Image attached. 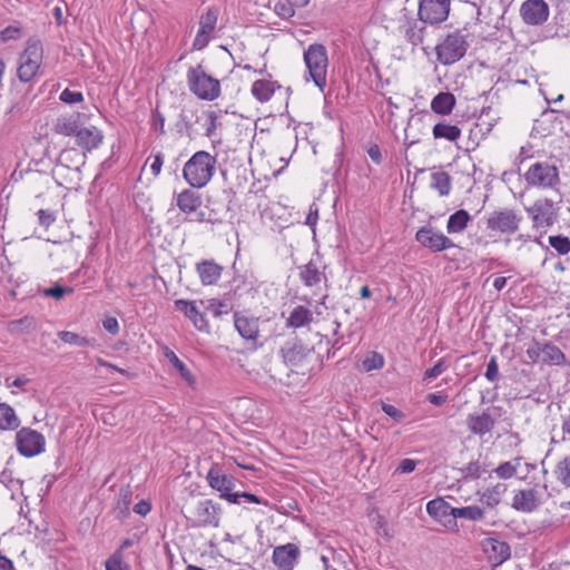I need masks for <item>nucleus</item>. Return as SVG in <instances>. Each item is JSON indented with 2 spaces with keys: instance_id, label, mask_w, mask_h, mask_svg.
Instances as JSON below:
<instances>
[{
  "instance_id": "f257e3e1",
  "label": "nucleus",
  "mask_w": 570,
  "mask_h": 570,
  "mask_svg": "<svg viewBox=\"0 0 570 570\" xmlns=\"http://www.w3.org/2000/svg\"><path fill=\"white\" fill-rule=\"evenodd\" d=\"M216 165V156L205 150H198L185 163L183 178L191 188H204L213 179Z\"/></svg>"
},
{
  "instance_id": "f03ea898",
  "label": "nucleus",
  "mask_w": 570,
  "mask_h": 570,
  "mask_svg": "<svg viewBox=\"0 0 570 570\" xmlns=\"http://www.w3.org/2000/svg\"><path fill=\"white\" fill-rule=\"evenodd\" d=\"M43 61V47L40 40L29 39L18 60V78L22 82L32 81L39 73Z\"/></svg>"
},
{
  "instance_id": "7ed1b4c3",
  "label": "nucleus",
  "mask_w": 570,
  "mask_h": 570,
  "mask_svg": "<svg viewBox=\"0 0 570 570\" xmlns=\"http://www.w3.org/2000/svg\"><path fill=\"white\" fill-rule=\"evenodd\" d=\"M304 62L315 86L324 91L327 85L328 57L321 43H312L304 51Z\"/></svg>"
},
{
  "instance_id": "20e7f679",
  "label": "nucleus",
  "mask_w": 570,
  "mask_h": 570,
  "mask_svg": "<svg viewBox=\"0 0 570 570\" xmlns=\"http://www.w3.org/2000/svg\"><path fill=\"white\" fill-rule=\"evenodd\" d=\"M189 90L199 99L213 101L220 95V83L207 75L202 66L190 68L187 72Z\"/></svg>"
},
{
  "instance_id": "39448f33",
  "label": "nucleus",
  "mask_w": 570,
  "mask_h": 570,
  "mask_svg": "<svg viewBox=\"0 0 570 570\" xmlns=\"http://www.w3.org/2000/svg\"><path fill=\"white\" fill-rule=\"evenodd\" d=\"M222 509L213 500H198L190 509L187 520L193 528H218Z\"/></svg>"
},
{
  "instance_id": "423d86ee",
  "label": "nucleus",
  "mask_w": 570,
  "mask_h": 570,
  "mask_svg": "<svg viewBox=\"0 0 570 570\" xmlns=\"http://www.w3.org/2000/svg\"><path fill=\"white\" fill-rule=\"evenodd\" d=\"M522 216L514 209L503 208L492 212L487 218L488 229L503 235H512L519 230Z\"/></svg>"
},
{
  "instance_id": "0eeeda50",
  "label": "nucleus",
  "mask_w": 570,
  "mask_h": 570,
  "mask_svg": "<svg viewBox=\"0 0 570 570\" xmlns=\"http://www.w3.org/2000/svg\"><path fill=\"white\" fill-rule=\"evenodd\" d=\"M438 60L442 65H452L459 61L466 51L464 36L460 32H453L445 37L435 48Z\"/></svg>"
},
{
  "instance_id": "6e6552de",
  "label": "nucleus",
  "mask_w": 570,
  "mask_h": 570,
  "mask_svg": "<svg viewBox=\"0 0 570 570\" xmlns=\"http://www.w3.org/2000/svg\"><path fill=\"white\" fill-rule=\"evenodd\" d=\"M175 203L180 213L186 215L185 222H205V212L199 210L202 207V197L194 188H185L175 195Z\"/></svg>"
},
{
  "instance_id": "1a4fd4ad",
  "label": "nucleus",
  "mask_w": 570,
  "mask_h": 570,
  "mask_svg": "<svg viewBox=\"0 0 570 570\" xmlns=\"http://www.w3.org/2000/svg\"><path fill=\"white\" fill-rule=\"evenodd\" d=\"M208 485L220 493V498L229 503L239 504L238 492H233L235 480L232 475L223 472L218 464H214L207 472Z\"/></svg>"
},
{
  "instance_id": "9d476101",
  "label": "nucleus",
  "mask_w": 570,
  "mask_h": 570,
  "mask_svg": "<svg viewBox=\"0 0 570 570\" xmlns=\"http://www.w3.org/2000/svg\"><path fill=\"white\" fill-rule=\"evenodd\" d=\"M524 178L531 186L552 188L559 183V171L548 163H535L527 170Z\"/></svg>"
},
{
  "instance_id": "9b49d317",
  "label": "nucleus",
  "mask_w": 570,
  "mask_h": 570,
  "mask_svg": "<svg viewBox=\"0 0 570 570\" xmlns=\"http://www.w3.org/2000/svg\"><path fill=\"white\" fill-rule=\"evenodd\" d=\"M450 4V0H419L417 16L429 24L442 23L449 17Z\"/></svg>"
},
{
  "instance_id": "f8f14e48",
  "label": "nucleus",
  "mask_w": 570,
  "mask_h": 570,
  "mask_svg": "<svg viewBox=\"0 0 570 570\" xmlns=\"http://www.w3.org/2000/svg\"><path fill=\"white\" fill-rule=\"evenodd\" d=\"M18 452L27 458L38 455L45 451L46 441L41 433L23 428L16 434Z\"/></svg>"
},
{
  "instance_id": "ddd939ff",
  "label": "nucleus",
  "mask_w": 570,
  "mask_h": 570,
  "mask_svg": "<svg viewBox=\"0 0 570 570\" xmlns=\"http://www.w3.org/2000/svg\"><path fill=\"white\" fill-rule=\"evenodd\" d=\"M415 239L423 247L433 252H442L454 246L453 242L448 236L434 229L432 226L421 227L415 234Z\"/></svg>"
},
{
  "instance_id": "4468645a",
  "label": "nucleus",
  "mask_w": 570,
  "mask_h": 570,
  "mask_svg": "<svg viewBox=\"0 0 570 570\" xmlns=\"http://www.w3.org/2000/svg\"><path fill=\"white\" fill-rule=\"evenodd\" d=\"M549 14V6L544 0H525L520 7V17L528 26L543 24Z\"/></svg>"
},
{
  "instance_id": "2eb2a0df",
  "label": "nucleus",
  "mask_w": 570,
  "mask_h": 570,
  "mask_svg": "<svg viewBox=\"0 0 570 570\" xmlns=\"http://www.w3.org/2000/svg\"><path fill=\"white\" fill-rule=\"evenodd\" d=\"M301 558V549L295 543L281 544L274 548L272 560L278 570H293Z\"/></svg>"
},
{
  "instance_id": "dca6fc26",
  "label": "nucleus",
  "mask_w": 570,
  "mask_h": 570,
  "mask_svg": "<svg viewBox=\"0 0 570 570\" xmlns=\"http://www.w3.org/2000/svg\"><path fill=\"white\" fill-rule=\"evenodd\" d=\"M428 514L450 530H458V522L453 519V507L443 498H436L426 503Z\"/></svg>"
},
{
  "instance_id": "f3484780",
  "label": "nucleus",
  "mask_w": 570,
  "mask_h": 570,
  "mask_svg": "<svg viewBox=\"0 0 570 570\" xmlns=\"http://www.w3.org/2000/svg\"><path fill=\"white\" fill-rule=\"evenodd\" d=\"M481 546L488 561L493 567L501 566L511 557L510 546L498 538H487L482 541Z\"/></svg>"
},
{
  "instance_id": "a211bd4d",
  "label": "nucleus",
  "mask_w": 570,
  "mask_h": 570,
  "mask_svg": "<svg viewBox=\"0 0 570 570\" xmlns=\"http://www.w3.org/2000/svg\"><path fill=\"white\" fill-rule=\"evenodd\" d=\"M217 23V11L208 9L199 19V28L193 42V48L203 50L209 42Z\"/></svg>"
},
{
  "instance_id": "6ab92c4d",
  "label": "nucleus",
  "mask_w": 570,
  "mask_h": 570,
  "mask_svg": "<svg viewBox=\"0 0 570 570\" xmlns=\"http://www.w3.org/2000/svg\"><path fill=\"white\" fill-rule=\"evenodd\" d=\"M497 423L495 417L488 410L473 412L466 416V426L469 431L476 436L483 438L490 434Z\"/></svg>"
},
{
  "instance_id": "aec40b11",
  "label": "nucleus",
  "mask_w": 570,
  "mask_h": 570,
  "mask_svg": "<svg viewBox=\"0 0 570 570\" xmlns=\"http://www.w3.org/2000/svg\"><path fill=\"white\" fill-rule=\"evenodd\" d=\"M234 325L238 334L248 342L256 343L259 336V320L243 313L234 314Z\"/></svg>"
},
{
  "instance_id": "412c9836",
  "label": "nucleus",
  "mask_w": 570,
  "mask_h": 570,
  "mask_svg": "<svg viewBox=\"0 0 570 570\" xmlns=\"http://www.w3.org/2000/svg\"><path fill=\"white\" fill-rule=\"evenodd\" d=\"M175 306L178 311L183 312L186 317H188L193 325L200 332H208L209 325L208 322L197 306L195 301L188 299H177L175 301Z\"/></svg>"
},
{
  "instance_id": "4be33fe9",
  "label": "nucleus",
  "mask_w": 570,
  "mask_h": 570,
  "mask_svg": "<svg viewBox=\"0 0 570 570\" xmlns=\"http://www.w3.org/2000/svg\"><path fill=\"white\" fill-rule=\"evenodd\" d=\"M196 272L204 286L216 284L223 272V267L213 259H205L196 264Z\"/></svg>"
},
{
  "instance_id": "5701e85b",
  "label": "nucleus",
  "mask_w": 570,
  "mask_h": 570,
  "mask_svg": "<svg viewBox=\"0 0 570 570\" xmlns=\"http://www.w3.org/2000/svg\"><path fill=\"white\" fill-rule=\"evenodd\" d=\"M77 144L86 151L98 148L104 139L102 132L95 126L79 128L76 136Z\"/></svg>"
},
{
  "instance_id": "b1692460",
  "label": "nucleus",
  "mask_w": 570,
  "mask_h": 570,
  "mask_svg": "<svg viewBox=\"0 0 570 570\" xmlns=\"http://www.w3.org/2000/svg\"><path fill=\"white\" fill-rule=\"evenodd\" d=\"M538 505L537 491L533 489L517 491L512 500V508L525 513L534 511Z\"/></svg>"
},
{
  "instance_id": "393cba45",
  "label": "nucleus",
  "mask_w": 570,
  "mask_h": 570,
  "mask_svg": "<svg viewBox=\"0 0 570 570\" xmlns=\"http://www.w3.org/2000/svg\"><path fill=\"white\" fill-rule=\"evenodd\" d=\"M534 225L549 226L552 224V204L549 200H538L528 209Z\"/></svg>"
},
{
  "instance_id": "a878e982",
  "label": "nucleus",
  "mask_w": 570,
  "mask_h": 570,
  "mask_svg": "<svg viewBox=\"0 0 570 570\" xmlns=\"http://www.w3.org/2000/svg\"><path fill=\"white\" fill-rule=\"evenodd\" d=\"M277 88H279V86L276 81L272 79H259L253 82L250 92L259 102H267L271 100Z\"/></svg>"
},
{
  "instance_id": "bb28decb",
  "label": "nucleus",
  "mask_w": 570,
  "mask_h": 570,
  "mask_svg": "<svg viewBox=\"0 0 570 570\" xmlns=\"http://www.w3.org/2000/svg\"><path fill=\"white\" fill-rule=\"evenodd\" d=\"M79 116L78 115H65L60 116L53 126V130L58 135L62 136H77L79 130Z\"/></svg>"
},
{
  "instance_id": "cd10ccee",
  "label": "nucleus",
  "mask_w": 570,
  "mask_h": 570,
  "mask_svg": "<svg viewBox=\"0 0 570 570\" xmlns=\"http://www.w3.org/2000/svg\"><path fill=\"white\" fill-rule=\"evenodd\" d=\"M455 106V97L451 92H440L431 101V109L439 115H449Z\"/></svg>"
},
{
  "instance_id": "c85d7f7f",
  "label": "nucleus",
  "mask_w": 570,
  "mask_h": 570,
  "mask_svg": "<svg viewBox=\"0 0 570 570\" xmlns=\"http://www.w3.org/2000/svg\"><path fill=\"white\" fill-rule=\"evenodd\" d=\"M542 362L557 366H564L568 364L563 352L558 346L550 343L542 345Z\"/></svg>"
},
{
  "instance_id": "c756f323",
  "label": "nucleus",
  "mask_w": 570,
  "mask_h": 570,
  "mask_svg": "<svg viewBox=\"0 0 570 570\" xmlns=\"http://www.w3.org/2000/svg\"><path fill=\"white\" fill-rule=\"evenodd\" d=\"M165 357L168 360V362L174 366V368L179 373L181 379L189 385L195 384V377L191 374V372L188 370L186 364L179 360V357L175 354L174 351L166 347L165 350Z\"/></svg>"
},
{
  "instance_id": "7c9ffc66",
  "label": "nucleus",
  "mask_w": 570,
  "mask_h": 570,
  "mask_svg": "<svg viewBox=\"0 0 570 570\" xmlns=\"http://www.w3.org/2000/svg\"><path fill=\"white\" fill-rule=\"evenodd\" d=\"M131 491L128 488H121L119 490L114 509L117 519L125 520L128 517L129 507L131 504Z\"/></svg>"
},
{
  "instance_id": "2f4dec72",
  "label": "nucleus",
  "mask_w": 570,
  "mask_h": 570,
  "mask_svg": "<svg viewBox=\"0 0 570 570\" xmlns=\"http://www.w3.org/2000/svg\"><path fill=\"white\" fill-rule=\"evenodd\" d=\"M432 132L435 139H446L449 141H456L461 136V129L458 126L445 122L435 124Z\"/></svg>"
},
{
  "instance_id": "473e14b6",
  "label": "nucleus",
  "mask_w": 570,
  "mask_h": 570,
  "mask_svg": "<svg viewBox=\"0 0 570 570\" xmlns=\"http://www.w3.org/2000/svg\"><path fill=\"white\" fill-rule=\"evenodd\" d=\"M19 425L20 421L14 410L6 403H0V430H16Z\"/></svg>"
},
{
  "instance_id": "72a5a7b5",
  "label": "nucleus",
  "mask_w": 570,
  "mask_h": 570,
  "mask_svg": "<svg viewBox=\"0 0 570 570\" xmlns=\"http://www.w3.org/2000/svg\"><path fill=\"white\" fill-rule=\"evenodd\" d=\"M471 217L464 209L456 210L450 215L446 223V230L450 234L461 233L470 222Z\"/></svg>"
},
{
  "instance_id": "f704fd0d",
  "label": "nucleus",
  "mask_w": 570,
  "mask_h": 570,
  "mask_svg": "<svg viewBox=\"0 0 570 570\" xmlns=\"http://www.w3.org/2000/svg\"><path fill=\"white\" fill-rule=\"evenodd\" d=\"M299 276L306 286L313 287L321 284L323 274L313 262H309L301 267Z\"/></svg>"
},
{
  "instance_id": "c9c22d12",
  "label": "nucleus",
  "mask_w": 570,
  "mask_h": 570,
  "mask_svg": "<svg viewBox=\"0 0 570 570\" xmlns=\"http://www.w3.org/2000/svg\"><path fill=\"white\" fill-rule=\"evenodd\" d=\"M431 188L436 190L441 197L448 196L451 191V177L446 171L440 170L431 175Z\"/></svg>"
},
{
  "instance_id": "e433bc0d",
  "label": "nucleus",
  "mask_w": 570,
  "mask_h": 570,
  "mask_svg": "<svg viewBox=\"0 0 570 570\" xmlns=\"http://www.w3.org/2000/svg\"><path fill=\"white\" fill-rule=\"evenodd\" d=\"M312 320H313L312 312L308 308L299 305V306H296L292 311V313L287 320V325L291 327L298 328V327L309 324L312 322Z\"/></svg>"
},
{
  "instance_id": "4c0bfd02",
  "label": "nucleus",
  "mask_w": 570,
  "mask_h": 570,
  "mask_svg": "<svg viewBox=\"0 0 570 570\" xmlns=\"http://www.w3.org/2000/svg\"><path fill=\"white\" fill-rule=\"evenodd\" d=\"M453 519H466L470 521H480L484 517V510L478 505H468L462 508L453 507Z\"/></svg>"
},
{
  "instance_id": "58836bf2",
  "label": "nucleus",
  "mask_w": 570,
  "mask_h": 570,
  "mask_svg": "<svg viewBox=\"0 0 570 570\" xmlns=\"http://www.w3.org/2000/svg\"><path fill=\"white\" fill-rule=\"evenodd\" d=\"M556 480L564 488H570V454L562 458L554 466Z\"/></svg>"
},
{
  "instance_id": "ea45409f",
  "label": "nucleus",
  "mask_w": 570,
  "mask_h": 570,
  "mask_svg": "<svg viewBox=\"0 0 570 570\" xmlns=\"http://www.w3.org/2000/svg\"><path fill=\"white\" fill-rule=\"evenodd\" d=\"M521 465V458H514L512 461H507L499 464L494 469V473L499 479L508 480L517 474L519 466Z\"/></svg>"
},
{
  "instance_id": "a19ab883",
  "label": "nucleus",
  "mask_w": 570,
  "mask_h": 570,
  "mask_svg": "<svg viewBox=\"0 0 570 570\" xmlns=\"http://www.w3.org/2000/svg\"><path fill=\"white\" fill-rule=\"evenodd\" d=\"M505 492V487L503 484H497L491 489H487L482 495L481 501L484 502L488 507H494L499 504L502 494Z\"/></svg>"
},
{
  "instance_id": "79ce46f5",
  "label": "nucleus",
  "mask_w": 570,
  "mask_h": 570,
  "mask_svg": "<svg viewBox=\"0 0 570 570\" xmlns=\"http://www.w3.org/2000/svg\"><path fill=\"white\" fill-rule=\"evenodd\" d=\"M58 337L68 345L71 346H89L91 345V342L89 338L85 336H80L77 333L69 332V331H60L57 333Z\"/></svg>"
},
{
  "instance_id": "37998d69",
  "label": "nucleus",
  "mask_w": 570,
  "mask_h": 570,
  "mask_svg": "<svg viewBox=\"0 0 570 570\" xmlns=\"http://www.w3.org/2000/svg\"><path fill=\"white\" fill-rule=\"evenodd\" d=\"M549 245L559 255H567L570 253V239L566 236H561V235L550 236Z\"/></svg>"
},
{
  "instance_id": "c03bdc74",
  "label": "nucleus",
  "mask_w": 570,
  "mask_h": 570,
  "mask_svg": "<svg viewBox=\"0 0 570 570\" xmlns=\"http://www.w3.org/2000/svg\"><path fill=\"white\" fill-rule=\"evenodd\" d=\"M218 118L219 116L216 111L210 110L206 114V120L204 124L206 137L213 138L216 136V130L220 126Z\"/></svg>"
},
{
  "instance_id": "a18cd8bd",
  "label": "nucleus",
  "mask_w": 570,
  "mask_h": 570,
  "mask_svg": "<svg viewBox=\"0 0 570 570\" xmlns=\"http://www.w3.org/2000/svg\"><path fill=\"white\" fill-rule=\"evenodd\" d=\"M362 366L366 372L380 370L384 366V357L380 353L373 352L363 361Z\"/></svg>"
},
{
  "instance_id": "49530a36",
  "label": "nucleus",
  "mask_w": 570,
  "mask_h": 570,
  "mask_svg": "<svg viewBox=\"0 0 570 570\" xmlns=\"http://www.w3.org/2000/svg\"><path fill=\"white\" fill-rule=\"evenodd\" d=\"M206 309L213 314L215 317H220L222 315H226L230 311L229 304L218 301V299H210L208 301V304L206 306Z\"/></svg>"
},
{
  "instance_id": "de8ad7c7",
  "label": "nucleus",
  "mask_w": 570,
  "mask_h": 570,
  "mask_svg": "<svg viewBox=\"0 0 570 570\" xmlns=\"http://www.w3.org/2000/svg\"><path fill=\"white\" fill-rule=\"evenodd\" d=\"M406 39L414 46L423 41V29L415 23H409L404 29Z\"/></svg>"
},
{
  "instance_id": "09e8293b",
  "label": "nucleus",
  "mask_w": 570,
  "mask_h": 570,
  "mask_svg": "<svg viewBox=\"0 0 570 570\" xmlns=\"http://www.w3.org/2000/svg\"><path fill=\"white\" fill-rule=\"evenodd\" d=\"M106 570H128V566L122 561L121 551L114 552L105 562Z\"/></svg>"
},
{
  "instance_id": "8fccbe9b",
  "label": "nucleus",
  "mask_w": 570,
  "mask_h": 570,
  "mask_svg": "<svg viewBox=\"0 0 570 570\" xmlns=\"http://www.w3.org/2000/svg\"><path fill=\"white\" fill-rule=\"evenodd\" d=\"M446 368H448V364H446L445 360L444 358H440L435 363L434 366H432L431 368H428L424 372L423 381H425V382L432 381L433 379H435L439 375H441Z\"/></svg>"
},
{
  "instance_id": "3c124183",
  "label": "nucleus",
  "mask_w": 570,
  "mask_h": 570,
  "mask_svg": "<svg viewBox=\"0 0 570 570\" xmlns=\"http://www.w3.org/2000/svg\"><path fill=\"white\" fill-rule=\"evenodd\" d=\"M274 11L278 17L283 19H289L295 14V6L289 2H277L274 7Z\"/></svg>"
},
{
  "instance_id": "603ef678",
  "label": "nucleus",
  "mask_w": 570,
  "mask_h": 570,
  "mask_svg": "<svg viewBox=\"0 0 570 570\" xmlns=\"http://www.w3.org/2000/svg\"><path fill=\"white\" fill-rule=\"evenodd\" d=\"M484 472V469L478 461L470 462L464 469L463 474L466 479H479Z\"/></svg>"
},
{
  "instance_id": "864d4df0",
  "label": "nucleus",
  "mask_w": 570,
  "mask_h": 570,
  "mask_svg": "<svg viewBox=\"0 0 570 570\" xmlns=\"http://www.w3.org/2000/svg\"><path fill=\"white\" fill-rule=\"evenodd\" d=\"M60 100L65 104H79L83 100V96L80 91H73L68 88L61 91L60 94Z\"/></svg>"
},
{
  "instance_id": "5fc2aeb1",
  "label": "nucleus",
  "mask_w": 570,
  "mask_h": 570,
  "mask_svg": "<svg viewBox=\"0 0 570 570\" xmlns=\"http://www.w3.org/2000/svg\"><path fill=\"white\" fill-rule=\"evenodd\" d=\"M73 292L72 287H63L60 285H56L49 288L43 289L45 296H51L56 299L62 298L66 294H71Z\"/></svg>"
},
{
  "instance_id": "6e6d98bb",
  "label": "nucleus",
  "mask_w": 570,
  "mask_h": 570,
  "mask_svg": "<svg viewBox=\"0 0 570 570\" xmlns=\"http://www.w3.org/2000/svg\"><path fill=\"white\" fill-rule=\"evenodd\" d=\"M10 331L18 332L21 330L30 331L35 327V321L31 317H23L10 323Z\"/></svg>"
},
{
  "instance_id": "4d7b16f0",
  "label": "nucleus",
  "mask_w": 570,
  "mask_h": 570,
  "mask_svg": "<svg viewBox=\"0 0 570 570\" xmlns=\"http://www.w3.org/2000/svg\"><path fill=\"white\" fill-rule=\"evenodd\" d=\"M150 127L159 134L165 132V117L157 109L151 114Z\"/></svg>"
},
{
  "instance_id": "13d9d810",
  "label": "nucleus",
  "mask_w": 570,
  "mask_h": 570,
  "mask_svg": "<svg viewBox=\"0 0 570 570\" xmlns=\"http://www.w3.org/2000/svg\"><path fill=\"white\" fill-rule=\"evenodd\" d=\"M484 376L490 382H497L499 380V366L497 362V357L492 356L487 364V371Z\"/></svg>"
},
{
  "instance_id": "bf43d9fd",
  "label": "nucleus",
  "mask_w": 570,
  "mask_h": 570,
  "mask_svg": "<svg viewBox=\"0 0 570 570\" xmlns=\"http://www.w3.org/2000/svg\"><path fill=\"white\" fill-rule=\"evenodd\" d=\"M38 220L41 226L48 228L55 223L56 215L51 210L40 209L38 212Z\"/></svg>"
},
{
  "instance_id": "052dcab7",
  "label": "nucleus",
  "mask_w": 570,
  "mask_h": 570,
  "mask_svg": "<svg viewBox=\"0 0 570 570\" xmlns=\"http://www.w3.org/2000/svg\"><path fill=\"white\" fill-rule=\"evenodd\" d=\"M416 466H417V461H415L413 459H403L400 461L395 472L402 473V474L411 473L415 470Z\"/></svg>"
},
{
  "instance_id": "680f3d73",
  "label": "nucleus",
  "mask_w": 570,
  "mask_h": 570,
  "mask_svg": "<svg viewBox=\"0 0 570 570\" xmlns=\"http://www.w3.org/2000/svg\"><path fill=\"white\" fill-rule=\"evenodd\" d=\"M525 353L528 358L533 363L542 361V345L539 343H533L527 348Z\"/></svg>"
},
{
  "instance_id": "e2e57ef3",
  "label": "nucleus",
  "mask_w": 570,
  "mask_h": 570,
  "mask_svg": "<svg viewBox=\"0 0 570 570\" xmlns=\"http://www.w3.org/2000/svg\"><path fill=\"white\" fill-rule=\"evenodd\" d=\"M102 326H104V328H105L108 333H110V334H112V335H116V334H118V333H119V328H120V327H119V323H118V321H117V318H116V317H112V316H110V317H106V318L102 321Z\"/></svg>"
},
{
  "instance_id": "0e129e2a",
  "label": "nucleus",
  "mask_w": 570,
  "mask_h": 570,
  "mask_svg": "<svg viewBox=\"0 0 570 570\" xmlns=\"http://www.w3.org/2000/svg\"><path fill=\"white\" fill-rule=\"evenodd\" d=\"M97 363L98 365L102 366V367H106L108 370H111V371H115V372H118L122 375H125L126 377H132V374L129 373L128 371H126L125 368H121V367H118L117 365L110 363V362H107L105 361L104 358L101 357H97Z\"/></svg>"
},
{
  "instance_id": "69168bd1",
  "label": "nucleus",
  "mask_w": 570,
  "mask_h": 570,
  "mask_svg": "<svg viewBox=\"0 0 570 570\" xmlns=\"http://www.w3.org/2000/svg\"><path fill=\"white\" fill-rule=\"evenodd\" d=\"M19 35H20V29L17 27H12V26L4 28L0 32V37H1L2 41H9V40L17 39L19 37Z\"/></svg>"
},
{
  "instance_id": "338daca9",
  "label": "nucleus",
  "mask_w": 570,
  "mask_h": 570,
  "mask_svg": "<svg viewBox=\"0 0 570 570\" xmlns=\"http://www.w3.org/2000/svg\"><path fill=\"white\" fill-rule=\"evenodd\" d=\"M382 410L386 415H389L390 417L397 422L404 417V414L394 405L383 404Z\"/></svg>"
},
{
  "instance_id": "774afa93",
  "label": "nucleus",
  "mask_w": 570,
  "mask_h": 570,
  "mask_svg": "<svg viewBox=\"0 0 570 570\" xmlns=\"http://www.w3.org/2000/svg\"><path fill=\"white\" fill-rule=\"evenodd\" d=\"M151 510V504L146 500H140L134 505L135 513L145 517L147 515Z\"/></svg>"
}]
</instances>
